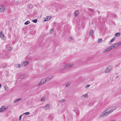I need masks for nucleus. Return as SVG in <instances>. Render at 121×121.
I'll use <instances>...</instances> for the list:
<instances>
[{"label":"nucleus","mask_w":121,"mask_h":121,"mask_svg":"<svg viewBox=\"0 0 121 121\" xmlns=\"http://www.w3.org/2000/svg\"><path fill=\"white\" fill-rule=\"evenodd\" d=\"M116 108V107L115 106L110 107L103 112L100 115V117H106L115 110Z\"/></svg>","instance_id":"f257e3e1"},{"label":"nucleus","mask_w":121,"mask_h":121,"mask_svg":"<svg viewBox=\"0 0 121 121\" xmlns=\"http://www.w3.org/2000/svg\"><path fill=\"white\" fill-rule=\"evenodd\" d=\"M121 44V41L116 43L111 46L112 49L115 48L120 45Z\"/></svg>","instance_id":"f03ea898"},{"label":"nucleus","mask_w":121,"mask_h":121,"mask_svg":"<svg viewBox=\"0 0 121 121\" xmlns=\"http://www.w3.org/2000/svg\"><path fill=\"white\" fill-rule=\"evenodd\" d=\"M112 65H108L105 69L104 72L105 73H108L112 69Z\"/></svg>","instance_id":"7ed1b4c3"},{"label":"nucleus","mask_w":121,"mask_h":121,"mask_svg":"<svg viewBox=\"0 0 121 121\" xmlns=\"http://www.w3.org/2000/svg\"><path fill=\"white\" fill-rule=\"evenodd\" d=\"M0 37L3 40H5L6 37L2 32H0Z\"/></svg>","instance_id":"20e7f679"},{"label":"nucleus","mask_w":121,"mask_h":121,"mask_svg":"<svg viewBox=\"0 0 121 121\" xmlns=\"http://www.w3.org/2000/svg\"><path fill=\"white\" fill-rule=\"evenodd\" d=\"M5 9V7L4 6H2L0 5V12H3L4 11Z\"/></svg>","instance_id":"39448f33"},{"label":"nucleus","mask_w":121,"mask_h":121,"mask_svg":"<svg viewBox=\"0 0 121 121\" xmlns=\"http://www.w3.org/2000/svg\"><path fill=\"white\" fill-rule=\"evenodd\" d=\"M112 48L111 46L109 47L108 48H107L105 50H104L103 52V53H105V52L110 51V50L112 49Z\"/></svg>","instance_id":"423d86ee"},{"label":"nucleus","mask_w":121,"mask_h":121,"mask_svg":"<svg viewBox=\"0 0 121 121\" xmlns=\"http://www.w3.org/2000/svg\"><path fill=\"white\" fill-rule=\"evenodd\" d=\"M29 63L27 61L25 62L22 63L21 64V65L22 66H24L27 65Z\"/></svg>","instance_id":"0eeeda50"},{"label":"nucleus","mask_w":121,"mask_h":121,"mask_svg":"<svg viewBox=\"0 0 121 121\" xmlns=\"http://www.w3.org/2000/svg\"><path fill=\"white\" fill-rule=\"evenodd\" d=\"M50 108V105L48 104L46 105L44 107V109L46 110H48Z\"/></svg>","instance_id":"6e6552de"},{"label":"nucleus","mask_w":121,"mask_h":121,"mask_svg":"<svg viewBox=\"0 0 121 121\" xmlns=\"http://www.w3.org/2000/svg\"><path fill=\"white\" fill-rule=\"evenodd\" d=\"M6 109L7 108H5L4 106H2L0 109V112H2L6 110Z\"/></svg>","instance_id":"1a4fd4ad"},{"label":"nucleus","mask_w":121,"mask_h":121,"mask_svg":"<svg viewBox=\"0 0 121 121\" xmlns=\"http://www.w3.org/2000/svg\"><path fill=\"white\" fill-rule=\"evenodd\" d=\"M88 96V95L87 94H86L83 95L81 97V98L82 99H84L87 96Z\"/></svg>","instance_id":"9d476101"},{"label":"nucleus","mask_w":121,"mask_h":121,"mask_svg":"<svg viewBox=\"0 0 121 121\" xmlns=\"http://www.w3.org/2000/svg\"><path fill=\"white\" fill-rule=\"evenodd\" d=\"M51 18L50 17H46L45 18L44 20L45 21H47L49 20Z\"/></svg>","instance_id":"9b49d317"},{"label":"nucleus","mask_w":121,"mask_h":121,"mask_svg":"<svg viewBox=\"0 0 121 121\" xmlns=\"http://www.w3.org/2000/svg\"><path fill=\"white\" fill-rule=\"evenodd\" d=\"M71 84V82H69L66 83L65 84V87H67L69 86Z\"/></svg>","instance_id":"f8f14e48"},{"label":"nucleus","mask_w":121,"mask_h":121,"mask_svg":"<svg viewBox=\"0 0 121 121\" xmlns=\"http://www.w3.org/2000/svg\"><path fill=\"white\" fill-rule=\"evenodd\" d=\"M121 34V33L119 32L115 34V37H118Z\"/></svg>","instance_id":"ddd939ff"},{"label":"nucleus","mask_w":121,"mask_h":121,"mask_svg":"<svg viewBox=\"0 0 121 121\" xmlns=\"http://www.w3.org/2000/svg\"><path fill=\"white\" fill-rule=\"evenodd\" d=\"M41 81L42 82V83H43V84L46 82L47 81V80L43 78L41 80Z\"/></svg>","instance_id":"4468645a"},{"label":"nucleus","mask_w":121,"mask_h":121,"mask_svg":"<svg viewBox=\"0 0 121 121\" xmlns=\"http://www.w3.org/2000/svg\"><path fill=\"white\" fill-rule=\"evenodd\" d=\"M74 64H72L70 65V64H69V68H72V67L74 66Z\"/></svg>","instance_id":"2eb2a0df"},{"label":"nucleus","mask_w":121,"mask_h":121,"mask_svg":"<svg viewBox=\"0 0 121 121\" xmlns=\"http://www.w3.org/2000/svg\"><path fill=\"white\" fill-rule=\"evenodd\" d=\"M69 64H66V65H64L63 66V67L65 68L69 69Z\"/></svg>","instance_id":"dca6fc26"},{"label":"nucleus","mask_w":121,"mask_h":121,"mask_svg":"<svg viewBox=\"0 0 121 121\" xmlns=\"http://www.w3.org/2000/svg\"><path fill=\"white\" fill-rule=\"evenodd\" d=\"M79 13L78 11H75V17L77 16H78V14Z\"/></svg>","instance_id":"f3484780"},{"label":"nucleus","mask_w":121,"mask_h":121,"mask_svg":"<svg viewBox=\"0 0 121 121\" xmlns=\"http://www.w3.org/2000/svg\"><path fill=\"white\" fill-rule=\"evenodd\" d=\"M28 7L30 9H31L33 8V6L32 4H30L28 5Z\"/></svg>","instance_id":"a211bd4d"},{"label":"nucleus","mask_w":121,"mask_h":121,"mask_svg":"<svg viewBox=\"0 0 121 121\" xmlns=\"http://www.w3.org/2000/svg\"><path fill=\"white\" fill-rule=\"evenodd\" d=\"M93 34V30H91L90 31L89 35L91 36H92Z\"/></svg>","instance_id":"6ab92c4d"},{"label":"nucleus","mask_w":121,"mask_h":121,"mask_svg":"<svg viewBox=\"0 0 121 121\" xmlns=\"http://www.w3.org/2000/svg\"><path fill=\"white\" fill-rule=\"evenodd\" d=\"M43 84L42 83V82L41 81L38 83L37 86H39L40 85H42Z\"/></svg>","instance_id":"aec40b11"},{"label":"nucleus","mask_w":121,"mask_h":121,"mask_svg":"<svg viewBox=\"0 0 121 121\" xmlns=\"http://www.w3.org/2000/svg\"><path fill=\"white\" fill-rule=\"evenodd\" d=\"M102 41H103V40L102 39H99L98 40V43H100L102 42Z\"/></svg>","instance_id":"412c9836"},{"label":"nucleus","mask_w":121,"mask_h":121,"mask_svg":"<svg viewBox=\"0 0 121 121\" xmlns=\"http://www.w3.org/2000/svg\"><path fill=\"white\" fill-rule=\"evenodd\" d=\"M21 65L19 64L15 65V67H21Z\"/></svg>","instance_id":"4be33fe9"},{"label":"nucleus","mask_w":121,"mask_h":121,"mask_svg":"<svg viewBox=\"0 0 121 121\" xmlns=\"http://www.w3.org/2000/svg\"><path fill=\"white\" fill-rule=\"evenodd\" d=\"M30 23V21H28L25 23L24 24L25 25H27Z\"/></svg>","instance_id":"5701e85b"},{"label":"nucleus","mask_w":121,"mask_h":121,"mask_svg":"<svg viewBox=\"0 0 121 121\" xmlns=\"http://www.w3.org/2000/svg\"><path fill=\"white\" fill-rule=\"evenodd\" d=\"M4 87L5 90L6 91H7L8 90V87L6 86H4Z\"/></svg>","instance_id":"b1692460"},{"label":"nucleus","mask_w":121,"mask_h":121,"mask_svg":"<svg viewBox=\"0 0 121 121\" xmlns=\"http://www.w3.org/2000/svg\"><path fill=\"white\" fill-rule=\"evenodd\" d=\"M37 21V20L36 19L32 20V22H34L35 23H36Z\"/></svg>","instance_id":"393cba45"},{"label":"nucleus","mask_w":121,"mask_h":121,"mask_svg":"<svg viewBox=\"0 0 121 121\" xmlns=\"http://www.w3.org/2000/svg\"><path fill=\"white\" fill-rule=\"evenodd\" d=\"M115 39V37H113L110 41V42L112 43L114 41Z\"/></svg>","instance_id":"a878e982"},{"label":"nucleus","mask_w":121,"mask_h":121,"mask_svg":"<svg viewBox=\"0 0 121 121\" xmlns=\"http://www.w3.org/2000/svg\"><path fill=\"white\" fill-rule=\"evenodd\" d=\"M53 77V76L52 75L50 76H49L48 77V78H49V79H51Z\"/></svg>","instance_id":"bb28decb"},{"label":"nucleus","mask_w":121,"mask_h":121,"mask_svg":"<svg viewBox=\"0 0 121 121\" xmlns=\"http://www.w3.org/2000/svg\"><path fill=\"white\" fill-rule=\"evenodd\" d=\"M65 101V100L64 99H61L60 100V103H63V102Z\"/></svg>","instance_id":"cd10ccee"},{"label":"nucleus","mask_w":121,"mask_h":121,"mask_svg":"<svg viewBox=\"0 0 121 121\" xmlns=\"http://www.w3.org/2000/svg\"><path fill=\"white\" fill-rule=\"evenodd\" d=\"M24 114L26 115H28L30 114V113L29 112H27L25 113Z\"/></svg>","instance_id":"c85d7f7f"},{"label":"nucleus","mask_w":121,"mask_h":121,"mask_svg":"<svg viewBox=\"0 0 121 121\" xmlns=\"http://www.w3.org/2000/svg\"><path fill=\"white\" fill-rule=\"evenodd\" d=\"M45 97H42L41 99V100L42 101H45Z\"/></svg>","instance_id":"c756f323"},{"label":"nucleus","mask_w":121,"mask_h":121,"mask_svg":"<svg viewBox=\"0 0 121 121\" xmlns=\"http://www.w3.org/2000/svg\"><path fill=\"white\" fill-rule=\"evenodd\" d=\"M89 10L91 12H93L94 11V9H89Z\"/></svg>","instance_id":"7c9ffc66"},{"label":"nucleus","mask_w":121,"mask_h":121,"mask_svg":"<svg viewBox=\"0 0 121 121\" xmlns=\"http://www.w3.org/2000/svg\"><path fill=\"white\" fill-rule=\"evenodd\" d=\"M54 29L53 28H52L51 29L50 31V32L51 33H52L53 32V31H54Z\"/></svg>","instance_id":"2f4dec72"},{"label":"nucleus","mask_w":121,"mask_h":121,"mask_svg":"<svg viewBox=\"0 0 121 121\" xmlns=\"http://www.w3.org/2000/svg\"><path fill=\"white\" fill-rule=\"evenodd\" d=\"M22 115H21L20 116V117H19V121H20V120H21V118H22Z\"/></svg>","instance_id":"473e14b6"},{"label":"nucleus","mask_w":121,"mask_h":121,"mask_svg":"<svg viewBox=\"0 0 121 121\" xmlns=\"http://www.w3.org/2000/svg\"><path fill=\"white\" fill-rule=\"evenodd\" d=\"M17 102V99L15 100H14L13 101V103H15L16 102Z\"/></svg>","instance_id":"72a5a7b5"},{"label":"nucleus","mask_w":121,"mask_h":121,"mask_svg":"<svg viewBox=\"0 0 121 121\" xmlns=\"http://www.w3.org/2000/svg\"><path fill=\"white\" fill-rule=\"evenodd\" d=\"M22 98H20V99H17V101H18L21 100H22Z\"/></svg>","instance_id":"f704fd0d"},{"label":"nucleus","mask_w":121,"mask_h":121,"mask_svg":"<svg viewBox=\"0 0 121 121\" xmlns=\"http://www.w3.org/2000/svg\"><path fill=\"white\" fill-rule=\"evenodd\" d=\"M11 47H9L8 48V51H9L11 50Z\"/></svg>","instance_id":"c9c22d12"},{"label":"nucleus","mask_w":121,"mask_h":121,"mask_svg":"<svg viewBox=\"0 0 121 121\" xmlns=\"http://www.w3.org/2000/svg\"><path fill=\"white\" fill-rule=\"evenodd\" d=\"M24 76L22 75L21 76L20 78L21 79H22L24 78Z\"/></svg>","instance_id":"e433bc0d"},{"label":"nucleus","mask_w":121,"mask_h":121,"mask_svg":"<svg viewBox=\"0 0 121 121\" xmlns=\"http://www.w3.org/2000/svg\"><path fill=\"white\" fill-rule=\"evenodd\" d=\"M90 86V85H87V86H86L85 87V88H86L87 87H89Z\"/></svg>","instance_id":"4c0bfd02"},{"label":"nucleus","mask_w":121,"mask_h":121,"mask_svg":"<svg viewBox=\"0 0 121 121\" xmlns=\"http://www.w3.org/2000/svg\"><path fill=\"white\" fill-rule=\"evenodd\" d=\"M46 79L47 80V81H49L50 80V79H49V78H48V77L46 78Z\"/></svg>","instance_id":"58836bf2"},{"label":"nucleus","mask_w":121,"mask_h":121,"mask_svg":"<svg viewBox=\"0 0 121 121\" xmlns=\"http://www.w3.org/2000/svg\"><path fill=\"white\" fill-rule=\"evenodd\" d=\"M6 65H5V66H3V68H4L6 67Z\"/></svg>","instance_id":"ea45409f"},{"label":"nucleus","mask_w":121,"mask_h":121,"mask_svg":"<svg viewBox=\"0 0 121 121\" xmlns=\"http://www.w3.org/2000/svg\"><path fill=\"white\" fill-rule=\"evenodd\" d=\"M70 38L72 40H73V38H72V37H70Z\"/></svg>","instance_id":"a19ab883"},{"label":"nucleus","mask_w":121,"mask_h":121,"mask_svg":"<svg viewBox=\"0 0 121 121\" xmlns=\"http://www.w3.org/2000/svg\"><path fill=\"white\" fill-rule=\"evenodd\" d=\"M2 85L1 84H0V88H1V87Z\"/></svg>","instance_id":"79ce46f5"},{"label":"nucleus","mask_w":121,"mask_h":121,"mask_svg":"<svg viewBox=\"0 0 121 121\" xmlns=\"http://www.w3.org/2000/svg\"><path fill=\"white\" fill-rule=\"evenodd\" d=\"M93 22H92L91 23V24H93Z\"/></svg>","instance_id":"37998d69"},{"label":"nucleus","mask_w":121,"mask_h":121,"mask_svg":"<svg viewBox=\"0 0 121 121\" xmlns=\"http://www.w3.org/2000/svg\"><path fill=\"white\" fill-rule=\"evenodd\" d=\"M119 77V76H118L116 77V78H118Z\"/></svg>","instance_id":"c03bdc74"},{"label":"nucleus","mask_w":121,"mask_h":121,"mask_svg":"<svg viewBox=\"0 0 121 121\" xmlns=\"http://www.w3.org/2000/svg\"><path fill=\"white\" fill-rule=\"evenodd\" d=\"M56 24V22H54V24Z\"/></svg>","instance_id":"a18cd8bd"},{"label":"nucleus","mask_w":121,"mask_h":121,"mask_svg":"<svg viewBox=\"0 0 121 121\" xmlns=\"http://www.w3.org/2000/svg\"><path fill=\"white\" fill-rule=\"evenodd\" d=\"M73 111H75V110H73Z\"/></svg>","instance_id":"49530a36"}]
</instances>
